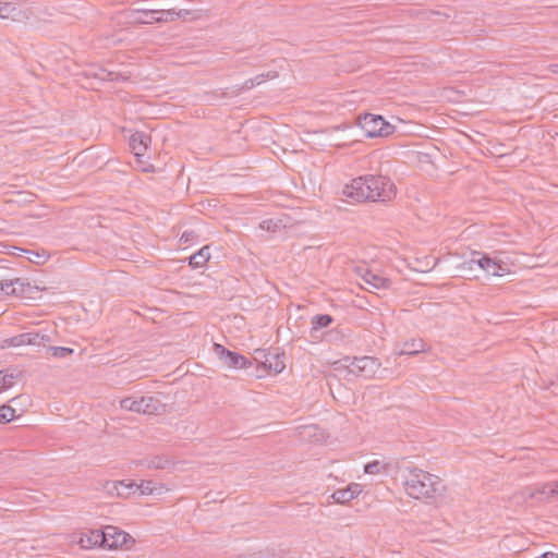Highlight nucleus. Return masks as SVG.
Instances as JSON below:
<instances>
[{
  "instance_id": "nucleus-31",
  "label": "nucleus",
  "mask_w": 558,
  "mask_h": 558,
  "mask_svg": "<svg viewBox=\"0 0 558 558\" xmlns=\"http://www.w3.org/2000/svg\"><path fill=\"white\" fill-rule=\"evenodd\" d=\"M271 225H272V220H264V221L260 223V228H262V229L270 230Z\"/></svg>"
},
{
  "instance_id": "nucleus-7",
  "label": "nucleus",
  "mask_w": 558,
  "mask_h": 558,
  "mask_svg": "<svg viewBox=\"0 0 558 558\" xmlns=\"http://www.w3.org/2000/svg\"><path fill=\"white\" fill-rule=\"evenodd\" d=\"M475 266L483 269L487 275L492 276H502L506 271V267L502 264L487 255H483L480 258H471L470 260L462 264V268L469 270H473Z\"/></svg>"
},
{
  "instance_id": "nucleus-23",
  "label": "nucleus",
  "mask_w": 558,
  "mask_h": 558,
  "mask_svg": "<svg viewBox=\"0 0 558 558\" xmlns=\"http://www.w3.org/2000/svg\"><path fill=\"white\" fill-rule=\"evenodd\" d=\"M32 342V338L29 337L28 332L21 333L14 337H11L7 340H4V343L8 347H21V345H29Z\"/></svg>"
},
{
  "instance_id": "nucleus-27",
  "label": "nucleus",
  "mask_w": 558,
  "mask_h": 558,
  "mask_svg": "<svg viewBox=\"0 0 558 558\" xmlns=\"http://www.w3.org/2000/svg\"><path fill=\"white\" fill-rule=\"evenodd\" d=\"M32 338V342L29 345H41L46 341H49V337L46 335H40L39 332H28Z\"/></svg>"
},
{
  "instance_id": "nucleus-19",
  "label": "nucleus",
  "mask_w": 558,
  "mask_h": 558,
  "mask_svg": "<svg viewBox=\"0 0 558 558\" xmlns=\"http://www.w3.org/2000/svg\"><path fill=\"white\" fill-rule=\"evenodd\" d=\"M11 295L19 298H28L33 292V287L29 282L21 278L11 279Z\"/></svg>"
},
{
  "instance_id": "nucleus-11",
  "label": "nucleus",
  "mask_w": 558,
  "mask_h": 558,
  "mask_svg": "<svg viewBox=\"0 0 558 558\" xmlns=\"http://www.w3.org/2000/svg\"><path fill=\"white\" fill-rule=\"evenodd\" d=\"M107 536L105 530H90L86 533H82L80 544L85 549H90L96 546L105 547Z\"/></svg>"
},
{
  "instance_id": "nucleus-6",
  "label": "nucleus",
  "mask_w": 558,
  "mask_h": 558,
  "mask_svg": "<svg viewBox=\"0 0 558 558\" xmlns=\"http://www.w3.org/2000/svg\"><path fill=\"white\" fill-rule=\"evenodd\" d=\"M367 137L388 136L395 131V126L388 123L381 116L366 113L359 122Z\"/></svg>"
},
{
  "instance_id": "nucleus-21",
  "label": "nucleus",
  "mask_w": 558,
  "mask_h": 558,
  "mask_svg": "<svg viewBox=\"0 0 558 558\" xmlns=\"http://www.w3.org/2000/svg\"><path fill=\"white\" fill-rule=\"evenodd\" d=\"M424 351V343L421 339H412L410 341H405L403 347L398 352L399 355H415L420 352Z\"/></svg>"
},
{
  "instance_id": "nucleus-33",
  "label": "nucleus",
  "mask_w": 558,
  "mask_h": 558,
  "mask_svg": "<svg viewBox=\"0 0 558 558\" xmlns=\"http://www.w3.org/2000/svg\"><path fill=\"white\" fill-rule=\"evenodd\" d=\"M189 239H190V235H189V233H187V232H184V233L182 234V236H181V240H184V242H187V241H189Z\"/></svg>"
},
{
  "instance_id": "nucleus-29",
  "label": "nucleus",
  "mask_w": 558,
  "mask_h": 558,
  "mask_svg": "<svg viewBox=\"0 0 558 558\" xmlns=\"http://www.w3.org/2000/svg\"><path fill=\"white\" fill-rule=\"evenodd\" d=\"M265 366H268L270 369H274L276 373H280L284 368V364L282 362L276 361L275 365L266 359L264 362Z\"/></svg>"
},
{
  "instance_id": "nucleus-5",
  "label": "nucleus",
  "mask_w": 558,
  "mask_h": 558,
  "mask_svg": "<svg viewBox=\"0 0 558 558\" xmlns=\"http://www.w3.org/2000/svg\"><path fill=\"white\" fill-rule=\"evenodd\" d=\"M113 487L119 496H125L130 493L136 492H138L140 495L160 496L168 490L165 485L150 480L142 481L140 484L133 482L129 484H125L124 482H117L113 483Z\"/></svg>"
},
{
  "instance_id": "nucleus-32",
  "label": "nucleus",
  "mask_w": 558,
  "mask_h": 558,
  "mask_svg": "<svg viewBox=\"0 0 558 558\" xmlns=\"http://www.w3.org/2000/svg\"><path fill=\"white\" fill-rule=\"evenodd\" d=\"M549 70H550L551 73L558 74V64H551L549 66Z\"/></svg>"
},
{
  "instance_id": "nucleus-17",
  "label": "nucleus",
  "mask_w": 558,
  "mask_h": 558,
  "mask_svg": "<svg viewBox=\"0 0 558 558\" xmlns=\"http://www.w3.org/2000/svg\"><path fill=\"white\" fill-rule=\"evenodd\" d=\"M22 372L16 368H7L0 371V393L13 387L15 381L21 378Z\"/></svg>"
},
{
  "instance_id": "nucleus-10",
  "label": "nucleus",
  "mask_w": 558,
  "mask_h": 558,
  "mask_svg": "<svg viewBox=\"0 0 558 558\" xmlns=\"http://www.w3.org/2000/svg\"><path fill=\"white\" fill-rule=\"evenodd\" d=\"M362 279L364 283L367 286L366 290L373 292V291H385L388 290L391 287V280L383 277L380 275H377L371 270H366Z\"/></svg>"
},
{
  "instance_id": "nucleus-13",
  "label": "nucleus",
  "mask_w": 558,
  "mask_h": 558,
  "mask_svg": "<svg viewBox=\"0 0 558 558\" xmlns=\"http://www.w3.org/2000/svg\"><path fill=\"white\" fill-rule=\"evenodd\" d=\"M138 12H143L145 14H150L151 17L148 21H140L141 23H162L169 20H173L175 16H182L183 11H175L174 9L170 10H138Z\"/></svg>"
},
{
  "instance_id": "nucleus-16",
  "label": "nucleus",
  "mask_w": 558,
  "mask_h": 558,
  "mask_svg": "<svg viewBox=\"0 0 558 558\" xmlns=\"http://www.w3.org/2000/svg\"><path fill=\"white\" fill-rule=\"evenodd\" d=\"M279 76L278 72L276 71H269L266 73H260L252 78L246 80L241 87L239 88V92H245L250 90L256 86H259L267 82L268 80H275Z\"/></svg>"
},
{
  "instance_id": "nucleus-12",
  "label": "nucleus",
  "mask_w": 558,
  "mask_h": 558,
  "mask_svg": "<svg viewBox=\"0 0 558 558\" xmlns=\"http://www.w3.org/2000/svg\"><path fill=\"white\" fill-rule=\"evenodd\" d=\"M362 493V486L356 483L349 484L345 488L337 489L332 493L331 498L336 504L344 505Z\"/></svg>"
},
{
  "instance_id": "nucleus-14",
  "label": "nucleus",
  "mask_w": 558,
  "mask_h": 558,
  "mask_svg": "<svg viewBox=\"0 0 558 558\" xmlns=\"http://www.w3.org/2000/svg\"><path fill=\"white\" fill-rule=\"evenodd\" d=\"M150 144V136L144 132H135L130 137V148L136 157H141Z\"/></svg>"
},
{
  "instance_id": "nucleus-20",
  "label": "nucleus",
  "mask_w": 558,
  "mask_h": 558,
  "mask_svg": "<svg viewBox=\"0 0 558 558\" xmlns=\"http://www.w3.org/2000/svg\"><path fill=\"white\" fill-rule=\"evenodd\" d=\"M210 258L209 246H203L190 257L189 264L193 268L203 267Z\"/></svg>"
},
{
  "instance_id": "nucleus-9",
  "label": "nucleus",
  "mask_w": 558,
  "mask_h": 558,
  "mask_svg": "<svg viewBox=\"0 0 558 558\" xmlns=\"http://www.w3.org/2000/svg\"><path fill=\"white\" fill-rule=\"evenodd\" d=\"M214 352L221 362L229 367L244 368L247 365V359L245 356L230 351L219 343L214 344Z\"/></svg>"
},
{
  "instance_id": "nucleus-25",
  "label": "nucleus",
  "mask_w": 558,
  "mask_h": 558,
  "mask_svg": "<svg viewBox=\"0 0 558 558\" xmlns=\"http://www.w3.org/2000/svg\"><path fill=\"white\" fill-rule=\"evenodd\" d=\"M48 351L57 359H65L74 352L73 349L66 347H49Z\"/></svg>"
},
{
  "instance_id": "nucleus-24",
  "label": "nucleus",
  "mask_w": 558,
  "mask_h": 558,
  "mask_svg": "<svg viewBox=\"0 0 558 558\" xmlns=\"http://www.w3.org/2000/svg\"><path fill=\"white\" fill-rule=\"evenodd\" d=\"M16 410L10 404H3L0 407V423H9L16 415Z\"/></svg>"
},
{
  "instance_id": "nucleus-2",
  "label": "nucleus",
  "mask_w": 558,
  "mask_h": 558,
  "mask_svg": "<svg viewBox=\"0 0 558 558\" xmlns=\"http://www.w3.org/2000/svg\"><path fill=\"white\" fill-rule=\"evenodd\" d=\"M403 488L409 497L425 502L445 494L441 478L418 468L407 469L403 475Z\"/></svg>"
},
{
  "instance_id": "nucleus-28",
  "label": "nucleus",
  "mask_w": 558,
  "mask_h": 558,
  "mask_svg": "<svg viewBox=\"0 0 558 558\" xmlns=\"http://www.w3.org/2000/svg\"><path fill=\"white\" fill-rule=\"evenodd\" d=\"M11 280H2L0 281V296L2 295H11Z\"/></svg>"
},
{
  "instance_id": "nucleus-1",
  "label": "nucleus",
  "mask_w": 558,
  "mask_h": 558,
  "mask_svg": "<svg viewBox=\"0 0 558 558\" xmlns=\"http://www.w3.org/2000/svg\"><path fill=\"white\" fill-rule=\"evenodd\" d=\"M342 194L355 202H389L396 196L393 182L385 175L365 174L343 187Z\"/></svg>"
},
{
  "instance_id": "nucleus-30",
  "label": "nucleus",
  "mask_w": 558,
  "mask_h": 558,
  "mask_svg": "<svg viewBox=\"0 0 558 558\" xmlns=\"http://www.w3.org/2000/svg\"><path fill=\"white\" fill-rule=\"evenodd\" d=\"M98 76L101 78V80H109V81H113L114 77H113V73L111 72H106V71H101Z\"/></svg>"
},
{
  "instance_id": "nucleus-15",
  "label": "nucleus",
  "mask_w": 558,
  "mask_h": 558,
  "mask_svg": "<svg viewBox=\"0 0 558 558\" xmlns=\"http://www.w3.org/2000/svg\"><path fill=\"white\" fill-rule=\"evenodd\" d=\"M105 533L107 536V542L105 543V547L107 548H117L121 547L125 544L129 534L123 531H118L117 527L107 526L105 529Z\"/></svg>"
},
{
  "instance_id": "nucleus-8",
  "label": "nucleus",
  "mask_w": 558,
  "mask_h": 558,
  "mask_svg": "<svg viewBox=\"0 0 558 558\" xmlns=\"http://www.w3.org/2000/svg\"><path fill=\"white\" fill-rule=\"evenodd\" d=\"M538 496H545V498L558 496V481L542 484L536 487H525L520 493L514 495V498L518 500L521 499L522 501H527L529 499H534Z\"/></svg>"
},
{
  "instance_id": "nucleus-18",
  "label": "nucleus",
  "mask_w": 558,
  "mask_h": 558,
  "mask_svg": "<svg viewBox=\"0 0 558 558\" xmlns=\"http://www.w3.org/2000/svg\"><path fill=\"white\" fill-rule=\"evenodd\" d=\"M22 16V11L15 2L0 0V19L19 20Z\"/></svg>"
},
{
  "instance_id": "nucleus-26",
  "label": "nucleus",
  "mask_w": 558,
  "mask_h": 558,
  "mask_svg": "<svg viewBox=\"0 0 558 558\" xmlns=\"http://www.w3.org/2000/svg\"><path fill=\"white\" fill-rule=\"evenodd\" d=\"M383 470H384V466H383L381 462H379L377 460L368 462L364 466V472L366 474H372V475L379 474Z\"/></svg>"
},
{
  "instance_id": "nucleus-4",
  "label": "nucleus",
  "mask_w": 558,
  "mask_h": 558,
  "mask_svg": "<svg viewBox=\"0 0 558 558\" xmlns=\"http://www.w3.org/2000/svg\"><path fill=\"white\" fill-rule=\"evenodd\" d=\"M120 407L126 411L151 415L160 413L165 405L159 399L147 396L138 399L131 397L124 398L120 401Z\"/></svg>"
},
{
  "instance_id": "nucleus-3",
  "label": "nucleus",
  "mask_w": 558,
  "mask_h": 558,
  "mask_svg": "<svg viewBox=\"0 0 558 558\" xmlns=\"http://www.w3.org/2000/svg\"><path fill=\"white\" fill-rule=\"evenodd\" d=\"M340 363L350 374L364 378L374 377L380 367L378 359L373 356L345 357Z\"/></svg>"
},
{
  "instance_id": "nucleus-22",
  "label": "nucleus",
  "mask_w": 558,
  "mask_h": 558,
  "mask_svg": "<svg viewBox=\"0 0 558 558\" xmlns=\"http://www.w3.org/2000/svg\"><path fill=\"white\" fill-rule=\"evenodd\" d=\"M333 322L332 316L328 314H322V315H315L312 318V328H311V336L313 338L315 337V332H317L322 328L328 327Z\"/></svg>"
}]
</instances>
